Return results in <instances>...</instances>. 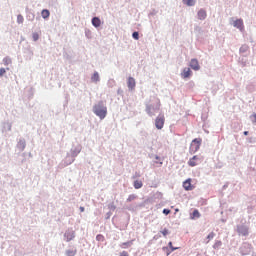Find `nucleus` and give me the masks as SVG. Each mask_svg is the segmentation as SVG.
<instances>
[{"label": "nucleus", "instance_id": "obj_18", "mask_svg": "<svg viewBox=\"0 0 256 256\" xmlns=\"http://www.w3.org/2000/svg\"><path fill=\"white\" fill-rule=\"evenodd\" d=\"M91 81H93V83H97L99 81V73L95 72L92 77H91Z\"/></svg>", "mask_w": 256, "mask_h": 256}, {"label": "nucleus", "instance_id": "obj_36", "mask_svg": "<svg viewBox=\"0 0 256 256\" xmlns=\"http://www.w3.org/2000/svg\"><path fill=\"white\" fill-rule=\"evenodd\" d=\"M168 247L172 248L173 247V242H169Z\"/></svg>", "mask_w": 256, "mask_h": 256}, {"label": "nucleus", "instance_id": "obj_14", "mask_svg": "<svg viewBox=\"0 0 256 256\" xmlns=\"http://www.w3.org/2000/svg\"><path fill=\"white\" fill-rule=\"evenodd\" d=\"M92 25L94 27H101V19H99V17H94L92 19Z\"/></svg>", "mask_w": 256, "mask_h": 256}, {"label": "nucleus", "instance_id": "obj_13", "mask_svg": "<svg viewBox=\"0 0 256 256\" xmlns=\"http://www.w3.org/2000/svg\"><path fill=\"white\" fill-rule=\"evenodd\" d=\"M64 237L66 238V241H73V239H75V233L74 232H68L64 235Z\"/></svg>", "mask_w": 256, "mask_h": 256}, {"label": "nucleus", "instance_id": "obj_6", "mask_svg": "<svg viewBox=\"0 0 256 256\" xmlns=\"http://www.w3.org/2000/svg\"><path fill=\"white\" fill-rule=\"evenodd\" d=\"M199 161H201V158H199V156H193L189 159L188 165L189 167H197V165H199Z\"/></svg>", "mask_w": 256, "mask_h": 256}, {"label": "nucleus", "instance_id": "obj_22", "mask_svg": "<svg viewBox=\"0 0 256 256\" xmlns=\"http://www.w3.org/2000/svg\"><path fill=\"white\" fill-rule=\"evenodd\" d=\"M135 199H137V196L135 194H131L128 196L127 202L131 203V201H135Z\"/></svg>", "mask_w": 256, "mask_h": 256}, {"label": "nucleus", "instance_id": "obj_10", "mask_svg": "<svg viewBox=\"0 0 256 256\" xmlns=\"http://www.w3.org/2000/svg\"><path fill=\"white\" fill-rule=\"evenodd\" d=\"M191 68H184L182 73H181V77L183 79H189V76L191 75Z\"/></svg>", "mask_w": 256, "mask_h": 256}, {"label": "nucleus", "instance_id": "obj_16", "mask_svg": "<svg viewBox=\"0 0 256 256\" xmlns=\"http://www.w3.org/2000/svg\"><path fill=\"white\" fill-rule=\"evenodd\" d=\"M41 15H42L43 19H49V16L51 15V13L49 12V10L44 9V10H42Z\"/></svg>", "mask_w": 256, "mask_h": 256}, {"label": "nucleus", "instance_id": "obj_34", "mask_svg": "<svg viewBox=\"0 0 256 256\" xmlns=\"http://www.w3.org/2000/svg\"><path fill=\"white\" fill-rule=\"evenodd\" d=\"M170 249H171V251H177V249H179V247H173L172 246Z\"/></svg>", "mask_w": 256, "mask_h": 256}, {"label": "nucleus", "instance_id": "obj_19", "mask_svg": "<svg viewBox=\"0 0 256 256\" xmlns=\"http://www.w3.org/2000/svg\"><path fill=\"white\" fill-rule=\"evenodd\" d=\"M141 187H143V182L142 181H140V180L134 181V188L141 189Z\"/></svg>", "mask_w": 256, "mask_h": 256}, {"label": "nucleus", "instance_id": "obj_1", "mask_svg": "<svg viewBox=\"0 0 256 256\" xmlns=\"http://www.w3.org/2000/svg\"><path fill=\"white\" fill-rule=\"evenodd\" d=\"M93 113H95L99 119H105V117H107V107L103 101H99L96 105H94Z\"/></svg>", "mask_w": 256, "mask_h": 256}, {"label": "nucleus", "instance_id": "obj_3", "mask_svg": "<svg viewBox=\"0 0 256 256\" xmlns=\"http://www.w3.org/2000/svg\"><path fill=\"white\" fill-rule=\"evenodd\" d=\"M160 109H161V102L158 101L156 106L148 105L146 107V113H148V115H150V117H153V115H155V113H157V111H159Z\"/></svg>", "mask_w": 256, "mask_h": 256}, {"label": "nucleus", "instance_id": "obj_21", "mask_svg": "<svg viewBox=\"0 0 256 256\" xmlns=\"http://www.w3.org/2000/svg\"><path fill=\"white\" fill-rule=\"evenodd\" d=\"M77 255V250H67L66 256H75Z\"/></svg>", "mask_w": 256, "mask_h": 256}, {"label": "nucleus", "instance_id": "obj_11", "mask_svg": "<svg viewBox=\"0 0 256 256\" xmlns=\"http://www.w3.org/2000/svg\"><path fill=\"white\" fill-rule=\"evenodd\" d=\"M183 187H184L185 191H193V185H191V179L186 180L183 183Z\"/></svg>", "mask_w": 256, "mask_h": 256}, {"label": "nucleus", "instance_id": "obj_12", "mask_svg": "<svg viewBox=\"0 0 256 256\" xmlns=\"http://www.w3.org/2000/svg\"><path fill=\"white\" fill-rule=\"evenodd\" d=\"M234 27H237V29H240V31H243V20L238 19L234 21Z\"/></svg>", "mask_w": 256, "mask_h": 256}, {"label": "nucleus", "instance_id": "obj_28", "mask_svg": "<svg viewBox=\"0 0 256 256\" xmlns=\"http://www.w3.org/2000/svg\"><path fill=\"white\" fill-rule=\"evenodd\" d=\"M163 237H167L169 235V229L165 228L163 231H161Z\"/></svg>", "mask_w": 256, "mask_h": 256}, {"label": "nucleus", "instance_id": "obj_23", "mask_svg": "<svg viewBox=\"0 0 256 256\" xmlns=\"http://www.w3.org/2000/svg\"><path fill=\"white\" fill-rule=\"evenodd\" d=\"M3 63H4V65H11V63H12V61H11V58H9V57H5L4 59H3Z\"/></svg>", "mask_w": 256, "mask_h": 256}, {"label": "nucleus", "instance_id": "obj_15", "mask_svg": "<svg viewBox=\"0 0 256 256\" xmlns=\"http://www.w3.org/2000/svg\"><path fill=\"white\" fill-rule=\"evenodd\" d=\"M133 245V241H128L120 244L121 249H128V247H131Z\"/></svg>", "mask_w": 256, "mask_h": 256}, {"label": "nucleus", "instance_id": "obj_31", "mask_svg": "<svg viewBox=\"0 0 256 256\" xmlns=\"http://www.w3.org/2000/svg\"><path fill=\"white\" fill-rule=\"evenodd\" d=\"M252 123H256V114L251 115Z\"/></svg>", "mask_w": 256, "mask_h": 256}, {"label": "nucleus", "instance_id": "obj_7", "mask_svg": "<svg viewBox=\"0 0 256 256\" xmlns=\"http://www.w3.org/2000/svg\"><path fill=\"white\" fill-rule=\"evenodd\" d=\"M190 67L193 69V71H199L201 69V66H199V61L197 59H192L190 61Z\"/></svg>", "mask_w": 256, "mask_h": 256}, {"label": "nucleus", "instance_id": "obj_38", "mask_svg": "<svg viewBox=\"0 0 256 256\" xmlns=\"http://www.w3.org/2000/svg\"><path fill=\"white\" fill-rule=\"evenodd\" d=\"M167 255H171V252H168Z\"/></svg>", "mask_w": 256, "mask_h": 256}, {"label": "nucleus", "instance_id": "obj_25", "mask_svg": "<svg viewBox=\"0 0 256 256\" xmlns=\"http://www.w3.org/2000/svg\"><path fill=\"white\" fill-rule=\"evenodd\" d=\"M23 21H25V19L23 18V15L19 14V15L17 16V23L22 24Z\"/></svg>", "mask_w": 256, "mask_h": 256}, {"label": "nucleus", "instance_id": "obj_29", "mask_svg": "<svg viewBox=\"0 0 256 256\" xmlns=\"http://www.w3.org/2000/svg\"><path fill=\"white\" fill-rule=\"evenodd\" d=\"M214 237H215V232H211L210 234H208L207 239L208 241H211V239H214Z\"/></svg>", "mask_w": 256, "mask_h": 256}, {"label": "nucleus", "instance_id": "obj_24", "mask_svg": "<svg viewBox=\"0 0 256 256\" xmlns=\"http://www.w3.org/2000/svg\"><path fill=\"white\" fill-rule=\"evenodd\" d=\"M96 241H100L101 243H103V241H105V236H103L102 234H98L96 236Z\"/></svg>", "mask_w": 256, "mask_h": 256}, {"label": "nucleus", "instance_id": "obj_8", "mask_svg": "<svg viewBox=\"0 0 256 256\" xmlns=\"http://www.w3.org/2000/svg\"><path fill=\"white\" fill-rule=\"evenodd\" d=\"M127 85H128V89H130V91H133V89H135V86H136L135 78L129 77L127 81Z\"/></svg>", "mask_w": 256, "mask_h": 256}, {"label": "nucleus", "instance_id": "obj_20", "mask_svg": "<svg viewBox=\"0 0 256 256\" xmlns=\"http://www.w3.org/2000/svg\"><path fill=\"white\" fill-rule=\"evenodd\" d=\"M184 2L186 3V5H188V7H193L197 0H184Z\"/></svg>", "mask_w": 256, "mask_h": 256}, {"label": "nucleus", "instance_id": "obj_2", "mask_svg": "<svg viewBox=\"0 0 256 256\" xmlns=\"http://www.w3.org/2000/svg\"><path fill=\"white\" fill-rule=\"evenodd\" d=\"M202 141L203 140L201 138L194 139L190 144V153H197L201 148Z\"/></svg>", "mask_w": 256, "mask_h": 256}, {"label": "nucleus", "instance_id": "obj_32", "mask_svg": "<svg viewBox=\"0 0 256 256\" xmlns=\"http://www.w3.org/2000/svg\"><path fill=\"white\" fill-rule=\"evenodd\" d=\"M119 256H129L127 251H122Z\"/></svg>", "mask_w": 256, "mask_h": 256}, {"label": "nucleus", "instance_id": "obj_17", "mask_svg": "<svg viewBox=\"0 0 256 256\" xmlns=\"http://www.w3.org/2000/svg\"><path fill=\"white\" fill-rule=\"evenodd\" d=\"M199 217H201V213H199V210H194L191 215V219H199Z\"/></svg>", "mask_w": 256, "mask_h": 256}, {"label": "nucleus", "instance_id": "obj_37", "mask_svg": "<svg viewBox=\"0 0 256 256\" xmlns=\"http://www.w3.org/2000/svg\"><path fill=\"white\" fill-rule=\"evenodd\" d=\"M244 135H249V131H244Z\"/></svg>", "mask_w": 256, "mask_h": 256}, {"label": "nucleus", "instance_id": "obj_9", "mask_svg": "<svg viewBox=\"0 0 256 256\" xmlns=\"http://www.w3.org/2000/svg\"><path fill=\"white\" fill-rule=\"evenodd\" d=\"M197 15H198V19H200V21L207 19V11H205L204 9H200L198 11Z\"/></svg>", "mask_w": 256, "mask_h": 256}, {"label": "nucleus", "instance_id": "obj_5", "mask_svg": "<svg viewBox=\"0 0 256 256\" xmlns=\"http://www.w3.org/2000/svg\"><path fill=\"white\" fill-rule=\"evenodd\" d=\"M238 235H242V237H247L249 235V228L246 226H237Z\"/></svg>", "mask_w": 256, "mask_h": 256}, {"label": "nucleus", "instance_id": "obj_27", "mask_svg": "<svg viewBox=\"0 0 256 256\" xmlns=\"http://www.w3.org/2000/svg\"><path fill=\"white\" fill-rule=\"evenodd\" d=\"M132 37H133V39H135L136 41H139V32H133Z\"/></svg>", "mask_w": 256, "mask_h": 256}, {"label": "nucleus", "instance_id": "obj_35", "mask_svg": "<svg viewBox=\"0 0 256 256\" xmlns=\"http://www.w3.org/2000/svg\"><path fill=\"white\" fill-rule=\"evenodd\" d=\"M80 211H81V213H83L85 211V207L81 206Z\"/></svg>", "mask_w": 256, "mask_h": 256}, {"label": "nucleus", "instance_id": "obj_30", "mask_svg": "<svg viewBox=\"0 0 256 256\" xmlns=\"http://www.w3.org/2000/svg\"><path fill=\"white\" fill-rule=\"evenodd\" d=\"M7 73V70H5V68H1L0 69V77H3V75Z\"/></svg>", "mask_w": 256, "mask_h": 256}, {"label": "nucleus", "instance_id": "obj_26", "mask_svg": "<svg viewBox=\"0 0 256 256\" xmlns=\"http://www.w3.org/2000/svg\"><path fill=\"white\" fill-rule=\"evenodd\" d=\"M33 41H39V34L37 32L32 34Z\"/></svg>", "mask_w": 256, "mask_h": 256}, {"label": "nucleus", "instance_id": "obj_33", "mask_svg": "<svg viewBox=\"0 0 256 256\" xmlns=\"http://www.w3.org/2000/svg\"><path fill=\"white\" fill-rule=\"evenodd\" d=\"M163 213H164V215H169V213H171V210H169V209H164V210H163Z\"/></svg>", "mask_w": 256, "mask_h": 256}, {"label": "nucleus", "instance_id": "obj_4", "mask_svg": "<svg viewBox=\"0 0 256 256\" xmlns=\"http://www.w3.org/2000/svg\"><path fill=\"white\" fill-rule=\"evenodd\" d=\"M165 126V116L163 114H160L156 117L155 119V127L156 129H163V127Z\"/></svg>", "mask_w": 256, "mask_h": 256}]
</instances>
